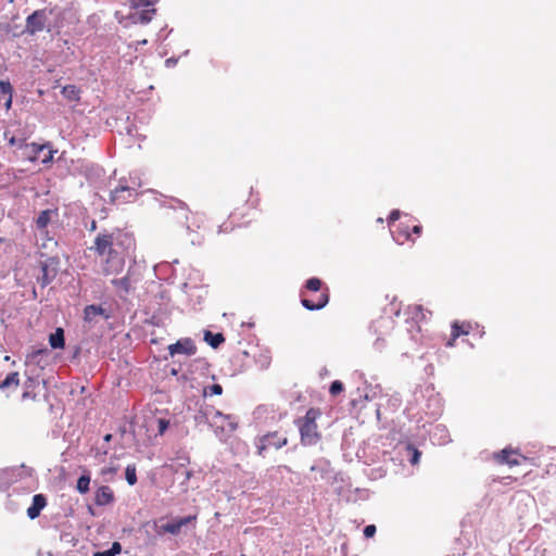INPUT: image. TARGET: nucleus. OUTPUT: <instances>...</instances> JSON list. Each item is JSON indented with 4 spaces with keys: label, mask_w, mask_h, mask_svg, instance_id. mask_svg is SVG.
Here are the masks:
<instances>
[{
    "label": "nucleus",
    "mask_w": 556,
    "mask_h": 556,
    "mask_svg": "<svg viewBox=\"0 0 556 556\" xmlns=\"http://www.w3.org/2000/svg\"><path fill=\"white\" fill-rule=\"evenodd\" d=\"M135 248V239L129 232L115 229L112 232H100L94 238V253L106 256L103 271L106 275L119 273L125 265V253Z\"/></svg>",
    "instance_id": "f257e3e1"
},
{
    "label": "nucleus",
    "mask_w": 556,
    "mask_h": 556,
    "mask_svg": "<svg viewBox=\"0 0 556 556\" xmlns=\"http://www.w3.org/2000/svg\"><path fill=\"white\" fill-rule=\"evenodd\" d=\"M54 10L55 9L49 8L35 10L26 17L25 28L23 29L22 34L35 36L42 30L51 33L54 28V25L51 23L49 16L54 13Z\"/></svg>",
    "instance_id": "f03ea898"
},
{
    "label": "nucleus",
    "mask_w": 556,
    "mask_h": 556,
    "mask_svg": "<svg viewBox=\"0 0 556 556\" xmlns=\"http://www.w3.org/2000/svg\"><path fill=\"white\" fill-rule=\"evenodd\" d=\"M320 415L316 408H309L304 417L299 418L296 424L301 434V442L304 445H314L319 440L316 419Z\"/></svg>",
    "instance_id": "7ed1b4c3"
},
{
    "label": "nucleus",
    "mask_w": 556,
    "mask_h": 556,
    "mask_svg": "<svg viewBox=\"0 0 556 556\" xmlns=\"http://www.w3.org/2000/svg\"><path fill=\"white\" fill-rule=\"evenodd\" d=\"M305 288L313 292L321 291L318 296V300L315 302L309 299L302 298L301 304L308 311H319L324 308L329 302V288H323V281L317 277H312L306 280Z\"/></svg>",
    "instance_id": "20e7f679"
},
{
    "label": "nucleus",
    "mask_w": 556,
    "mask_h": 556,
    "mask_svg": "<svg viewBox=\"0 0 556 556\" xmlns=\"http://www.w3.org/2000/svg\"><path fill=\"white\" fill-rule=\"evenodd\" d=\"M33 469L25 466H14L0 469V491H5L12 483L29 478Z\"/></svg>",
    "instance_id": "39448f33"
},
{
    "label": "nucleus",
    "mask_w": 556,
    "mask_h": 556,
    "mask_svg": "<svg viewBox=\"0 0 556 556\" xmlns=\"http://www.w3.org/2000/svg\"><path fill=\"white\" fill-rule=\"evenodd\" d=\"M215 418H222L224 420H228V426L230 428V431H235L237 429V422L233 421L231 415L223 414L220 410L216 409L213 406L204 405L199 408V410L194 415V421L198 425L201 424H208L212 425V421L215 420Z\"/></svg>",
    "instance_id": "423d86ee"
},
{
    "label": "nucleus",
    "mask_w": 556,
    "mask_h": 556,
    "mask_svg": "<svg viewBox=\"0 0 556 556\" xmlns=\"http://www.w3.org/2000/svg\"><path fill=\"white\" fill-rule=\"evenodd\" d=\"M287 443H288L287 437L279 434L277 431L268 432V433L257 437L255 439V446L257 450V454L263 457L265 456V452L269 447L279 450L282 446H285Z\"/></svg>",
    "instance_id": "0eeeda50"
},
{
    "label": "nucleus",
    "mask_w": 556,
    "mask_h": 556,
    "mask_svg": "<svg viewBox=\"0 0 556 556\" xmlns=\"http://www.w3.org/2000/svg\"><path fill=\"white\" fill-rule=\"evenodd\" d=\"M60 261L56 257H49L40 263L41 275L37 277V282L43 289L48 287L58 276Z\"/></svg>",
    "instance_id": "6e6552de"
},
{
    "label": "nucleus",
    "mask_w": 556,
    "mask_h": 556,
    "mask_svg": "<svg viewBox=\"0 0 556 556\" xmlns=\"http://www.w3.org/2000/svg\"><path fill=\"white\" fill-rule=\"evenodd\" d=\"M135 187L130 186L125 177L121 178L118 185L110 191V201L113 204H121L135 198Z\"/></svg>",
    "instance_id": "1a4fd4ad"
},
{
    "label": "nucleus",
    "mask_w": 556,
    "mask_h": 556,
    "mask_svg": "<svg viewBox=\"0 0 556 556\" xmlns=\"http://www.w3.org/2000/svg\"><path fill=\"white\" fill-rule=\"evenodd\" d=\"M358 396L353 397L351 400V404L354 408L363 409L365 407V402H372L379 397H381V388L379 386H367L363 392L357 389Z\"/></svg>",
    "instance_id": "9d476101"
},
{
    "label": "nucleus",
    "mask_w": 556,
    "mask_h": 556,
    "mask_svg": "<svg viewBox=\"0 0 556 556\" xmlns=\"http://www.w3.org/2000/svg\"><path fill=\"white\" fill-rule=\"evenodd\" d=\"M168 352L170 356H175L177 354L192 356L197 353V346L192 339L184 338L168 345Z\"/></svg>",
    "instance_id": "9b49d317"
},
{
    "label": "nucleus",
    "mask_w": 556,
    "mask_h": 556,
    "mask_svg": "<svg viewBox=\"0 0 556 556\" xmlns=\"http://www.w3.org/2000/svg\"><path fill=\"white\" fill-rule=\"evenodd\" d=\"M97 317H102L103 319L108 320L111 318V313L102 305H86L84 308V320L91 324L97 321Z\"/></svg>",
    "instance_id": "f8f14e48"
},
{
    "label": "nucleus",
    "mask_w": 556,
    "mask_h": 556,
    "mask_svg": "<svg viewBox=\"0 0 556 556\" xmlns=\"http://www.w3.org/2000/svg\"><path fill=\"white\" fill-rule=\"evenodd\" d=\"M195 519V516H186L178 519H175L170 522L164 523L159 528V534L161 533H170L178 534L182 527L187 526L189 522Z\"/></svg>",
    "instance_id": "ddd939ff"
},
{
    "label": "nucleus",
    "mask_w": 556,
    "mask_h": 556,
    "mask_svg": "<svg viewBox=\"0 0 556 556\" xmlns=\"http://www.w3.org/2000/svg\"><path fill=\"white\" fill-rule=\"evenodd\" d=\"M429 435L430 440L438 445H444L451 442L450 432L447 428L442 424L434 425L429 430Z\"/></svg>",
    "instance_id": "4468645a"
},
{
    "label": "nucleus",
    "mask_w": 556,
    "mask_h": 556,
    "mask_svg": "<svg viewBox=\"0 0 556 556\" xmlns=\"http://www.w3.org/2000/svg\"><path fill=\"white\" fill-rule=\"evenodd\" d=\"M46 505H47V497L41 493L35 494L33 496L30 506L27 508L28 518L34 520L37 517H39L41 510L46 507Z\"/></svg>",
    "instance_id": "2eb2a0df"
},
{
    "label": "nucleus",
    "mask_w": 556,
    "mask_h": 556,
    "mask_svg": "<svg viewBox=\"0 0 556 556\" xmlns=\"http://www.w3.org/2000/svg\"><path fill=\"white\" fill-rule=\"evenodd\" d=\"M114 501V493L108 485L100 486L94 493V503L98 506H105Z\"/></svg>",
    "instance_id": "dca6fc26"
},
{
    "label": "nucleus",
    "mask_w": 556,
    "mask_h": 556,
    "mask_svg": "<svg viewBox=\"0 0 556 556\" xmlns=\"http://www.w3.org/2000/svg\"><path fill=\"white\" fill-rule=\"evenodd\" d=\"M182 289L189 296L190 301L194 302V306L200 305L202 300L206 295V290L203 287L192 286L190 287L188 283L182 285Z\"/></svg>",
    "instance_id": "f3484780"
},
{
    "label": "nucleus",
    "mask_w": 556,
    "mask_h": 556,
    "mask_svg": "<svg viewBox=\"0 0 556 556\" xmlns=\"http://www.w3.org/2000/svg\"><path fill=\"white\" fill-rule=\"evenodd\" d=\"M49 344L52 349H64L65 346V334L64 329L58 327L54 332L49 336Z\"/></svg>",
    "instance_id": "a211bd4d"
},
{
    "label": "nucleus",
    "mask_w": 556,
    "mask_h": 556,
    "mask_svg": "<svg viewBox=\"0 0 556 556\" xmlns=\"http://www.w3.org/2000/svg\"><path fill=\"white\" fill-rule=\"evenodd\" d=\"M204 341L212 346L217 349L222 343L225 342V337L222 332H212L210 330L204 331Z\"/></svg>",
    "instance_id": "6ab92c4d"
},
{
    "label": "nucleus",
    "mask_w": 556,
    "mask_h": 556,
    "mask_svg": "<svg viewBox=\"0 0 556 556\" xmlns=\"http://www.w3.org/2000/svg\"><path fill=\"white\" fill-rule=\"evenodd\" d=\"M156 10L155 9H146V10H142V11H139V12H136L135 14L131 15L132 20L135 23H140V24H148L152 21L153 18V15L155 14Z\"/></svg>",
    "instance_id": "aec40b11"
},
{
    "label": "nucleus",
    "mask_w": 556,
    "mask_h": 556,
    "mask_svg": "<svg viewBox=\"0 0 556 556\" xmlns=\"http://www.w3.org/2000/svg\"><path fill=\"white\" fill-rule=\"evenodd\" d=\"M130 278H127L126 276L118 278V279H112V285L121 292L128 294L134 289V283L129 280Z\"/></svg>",
    "instance_id": "412c9836"
},
{
    "label": "nucleus",
    "mask_w": 556,
    "mask_h": 556,
    "mask_svg": "<svg viewBox=\"0 0 556 556\" xmlns=\"http://www.w3.org/2000/svg\"><path fill=\"white\" fill-rule=\"evenodd\" d=\"M404 456L413 465H417L420 460L421 453L412 444H407L404 448Z\"/></svg>",
    "instance_id": "4be33fe9"
},
{
    "label": "nucleus",
    "mask_w": 556,
    "mask_h": 556,
    "mask_svg": "<svg viewBox=\"0 0 556 556\" xmlns=\"http://www.w3.org/2000/svg\"><path fill=\"white\" fill-rule=\"evenodd\" d=\"M62 96L68 101H79L80 90L75 85H66L61 90Z\"/></svg>",
    "instance_id": "5701e85b"
},
{
    "label": "nucleus",
    "mask_w": 556,
    "mask_h": 556,
    "mask_svg": "<svg viewBox=\"0 0 556 556\" xmlns=\"http://www.w3.org/2000/svg\"><path fill=\"white\" fill-rule=\"evenodd\" d=\"M53 214L52 210H43L39 213L36 219V227L39 230H43L47 228L49 223L51 222V216Z\"/></svg>",
    "instance_id": "b1692460"
},
{
    "label": "nucleus",
    "mask_w": 556,
    "mask_h": 556,
    "mask_svg": "<svg viewBox=\"0 0 556 556\" xmlns=\"http://www.w3.org/2000/svg\"><path fill=\"white\" fill-rule=\"evenodd\" d=\"M516 452L509 448H504L498 454L497 458L500 463L508 464L509 466L519 465L520 460L519 458H511L510 456L515 454Z\"/></svg>",
    "instance_id": "393cba45"
},
{
    "label": "nucleus",
    "mask_w": 556,
    "mask_h": 556,
    "mask_svg": "<svg viewBox=\"0 0 556 556\" xmlns=\"http://www.w3.org/2000/svg\"><path fill=\"white\" fill-rule=\"evenodd\" d=\"M126 277L130 278L129 280L134 283V286L137 285L142 278L140 265L134 262V265L129 266Z\"/></svg>",
    "instance_id": "a878e982"
},
{
    "label": "nucleus",
    "mask_w": 556,
    "mask_h": 556,
    "mask_svg": "<svg viewBox=\"0 0 556 556\" xmlns=\"http://www.w3.org/2000/svg\"><path fill=\"white\" fill-rule=\"evenodd\" d=\"M470 329H471V326L469 323L459 324L458 321H454L452 324V331L454 332V339H457L464 334H468Z\"/></svg>",
    "instance_id": "bb28decb"
},
{
    "label": "nucleus",
    "mask_w": 556,
    "mask_h": 556,
    "mask_svg": "<svg viewBox=\"0 0 556 556\" xmlns=\"http://www.w3.org/2000/svg\"><path fill=\"white\" fill-rule=\"evenodd\" d=\"M90 480L91 479H90L89 475H87V473L81 475L77 480L76 490L80 494H86L89 491Z\"/></svg>",
    "instance_id": "cd10ccee"
},
{
    "label": "nucleus",
    "mask_w": 556,
    "mask_h": 556,
    "mask_svg": "<svg viewBox=\"0 0 556 556\" xmlns=\"http://www.w3.org/2000/svg\"><path fill=\"white\" fill-rule=\"evenodd\" d=\"M409 237H410V231L408 230V226H404L403 224L399 225L397 235H393V239L399 244H403L404 241L409 239Z\"/></svg>",
    "instance_id": "c85d7f7f"
},
{
    "label": "nucleus",
    "mask_w": 556,
    "mask_h": 556,
    "mask_svg": "<svg viewBox=\"0 0 556 556\" xmlns=\"http://www.w3.org/2000/svg\"><path fill=\"white\" fill-rule=\"evenodd\" d=\"M125 479L129 485H135L137 483V468L135 464L127 465L125 469Z\"/></svg>",
    "instance_id": "c756f323"
},
{
    "label": "nucleus",
    "mask_w": 556,
    "mask_h": 556,
    "mask_svg": "<svg viewBox=\"0 0 556 556\" xmlns=\"http://www.w3.org/2000/svg\"><path fill=\"white\" fill-rule=\"evenodd\" d=\"M48 353H49V350L47 348L37 349V350H33L30 353H28L26 358H27L28 363L39 364L40 357L42 355H47Z\"/></svg>",
    "instance_id": "7c9ffc66"
},
{
    "label": "nucleus",
    "mask_w": 556,
    "mask_h": 556,
    "mask_svg": "<svg viewBox=\"0 0 556 556\" xmlns=\"http://www.w3.org/2000/svg\"><path fill=\"white\" fill-rule=\"evenodd\" d=\"M18 382H20L18 372H16V371L10 372V374L7 375L4 380L0 383V388L1 389H5V388H9L11 386L17 387Z\"/></svg>",
    "instance_id": "2f4dec72"
},
{
    "label": "nucleus",
    "mask_w": 556,
    "mask_h": 556,
    "mask_svg": "<svg viewBox=\"0 0 556 556\" xmlns=\"http://www.w3.org/2000/svg\"><path fill=\"white\" fill-rule=\"evenodd\" d=\"M157 0H129L130 8L132 9H141V8H150L156 3Z\"/></svg>",
    "instance_id": "473e14b6"
},
{
    "label": "nucleus",
    "mask_w": 556,
    "mask_h": 556,
    "mask_svg": "<svg viewBox=\"0 0 556 556\" xmlns=\"http://www.w3.org/2000/svg\"><path fill=\"white\" fill-rule=\"evenodd\" d=\"M223 393V387L218 383H214L203 389V395H220Z\"/></svg>",
    "instance_id": "72a5a7b5"
},
{
    "label": "nucleus",
    "mask_w": 556,
    "mask_h": 556,
    "mask_svg": "<svg viewBox=\"0 0 556 556\" xmlns=\"http://www.w3.org/2000/svg\"><path fill=\"white\" fill-rule=\"evenodd\" d=\"M186 232H187V235L189 237L188 239H189L191 244H193V245L198 244L199 245V244L202 243L203 238L199 233H197L193 230H191L190 226L186 227Z\"/></svg>",
    "instance_id": "f704fd0d"
},
{
    "label": "nucleus",
    "mask_w": 556,
    "mask_h": 556,
    "mask_svg": "<svg viewBox=\"0 0 556 556\" xmlns=\"http://www.w3.org/2000/svg\"><path fill=\"white\" fill-rule=\"evenodd\" d=\"M344 390V386L340 380H334L330 383L329 393L333 396L339 395Z\"/></svg>",
    "instance_id": "c9c22d12"
},
{
    "label": "nucleus",
    "mask_w": 556,
    "mask_h": 556,
    "mask_svg": "<svg viewBox=\"0 0 556 556\" xmlns=\"http://www.w3.org/2000/svg\"><path fill=\"white\" fill-rule=\"evenodd\" d=\"M0 92L11 97L13 93V87L9 80H0Z\"/></svg>",
    "instance_id": "e433bc0d"
},
{
    "label": "nucleus",
    "mask_w": 556,
    "mask_h": 556,
    "mask_svg": "<svg viewBox=\"0 0 556 556\" xmlns=\"http://www.w3.org/2000/svg\"><path fill=\"white\" fill-rule=\"evenodd\" d=\"M169 427V421L167 419H164V418H160L157 419V432L159 434H164L165 431L168 429Z\"/></svg>",
    "instance_id": "4c0bfd02"
},
{
    "label": "nucleus",
    "mask_w": 556,
    "mask_h": 556,
    "mask_svg": "<svg viewBox=\"0 0 556 556\" xmlns=\"http://www.w3.org/2000/svg\"><path fill=\"white\" fill-rule=\"evenodd\" d=\"M129 117H127V122H126V126H125V131L128 136L130 137H136L138 136V129H137V126L134 125V124H130L128 122Z\"/></svg>",
    "instance_id": "58836bf2"
},
{
    "label": "nucleus",
    "mask_w": 556,
    "mask_h": 556,
    "mask_svg": "<svg viewBox=\"0 0 556 556\" xmlns=\"http://www.w3.org/2000/svg\"><path fill=\"white\" fill-rule=\"evenodd\" d=\"M376 531H377V528L375 525H367L363 530V534L365 538L369 539L376 534Z\"/></svg>",
    "instance_id": "ea45409f"
},
{
    "label": "nucleus",
    "mask_w": 556,
    "mask_h": 556,
    "mask_svg": "<svg viewBox=\"0 0 556 556\" xmlns=\"http://www.w3.org/2000/svg\"><path fill=\"white\" fill-rule=\"evenodd\" d=\"M108 551L113 555L116 556L121 554L122 552V544L119 542H113L111 547L108 548Z\"/></svg>",
    "instance_id": "a19ab883"
},
{
    "label": "nucleus",
    "mask_w": 556,
    "mask_h": 556,
    "mask_svg": "<svg viewBox=\"0 0 556 556\" xmlns=\"http://www.w3.org/2000/svg\"><path fill=\"white\" fill-rule=\"evenodd\" d=\"M126 180L128 181V184L130 186L135 187V194H138L137 193V189L141 186V184L139 181V178L136 177V176L130 175L128 179L126 178Z\"/></svg>",
    "instance_id": "79ce46f5"
},
{
    "label": "nucleus",
    "mask_w": 556,
    "mask_h": 556,
    "mask_svg": "<svg viewBox=\"0 0 556 556\" xmlns=\"http://www.w3.org/2000/svg\"><path fill=\"white\" fill-rule=\"evenodd\" d=\"M170 207H173V208H175V210H176V208H180V210H182V211L187 212V205H186V203H185V202H182V201H180V200H178V199H174V200H172V205H170Z\"/></svg>",
    "instance_id": "37998d69"
},
{
    "label": "nucleus",
    "mask_w": 556,
    "mask_h": 556,
    "mask_svg": "<svg viewBox=\"0 0 556 556\" xmlns=\"http://www.w3.org/2000/svg\"><path fill=\"white\" fill-rule=\"evenodd\" d=\"M401 216V212L399 210H393L391 211L389 217H388V223L389 225H391L392 223H394L395 220H397Z\"/></svg>",
    "instance_id": "c03bdc74"
},
{
    "label": "nucleus",
    "mask_w": 556,
    "mask_h": 556,
    "mask_svg": "<svg viewBox=\"0 0 556 556\" xmlns=\"http://www.w3.org/2000/svg\"><path fill=\"white\" fill-rule=\"evenodd\" d=\"M389 403L393 409H396L401 405V399L397 395H393L391 399H389Z\"/></svg>",
    "instance_id": "a18cd8bd"
},
{
    "label": "nucleus",
    "mask_w": 556,
    "mask_h": 556,
    "mask_svg": "<svg viewBox=\"0 0 556 556\" xmlns=\"http://www.w3.org/2000/svg\"><path fill=\"white\" fill-rule=\"evenodd\" d=\"M178 60H179V58H175V56L168 58L167 60H165V66L167 68L174 67L178 63Z\"/></svg>",
    "instance_id": "49530a36"
},
{
    "label": "nucleus",
    "mask_w": 556,
    "mask_h": 556,
    "mask_svg": "<svg viewBox=\"0 0 556 556\" xmlns=\"http://www.w3.org/2000/svg\"><path fill=\"white\" fill-rule=\"evenodd\" d=\"M9 144L12 147L16 146V147L21 148L23 146V141L21 139H16L15 137H12L9 139Z\"/></svg>",
    "instance_id": "de8ad7c7"
},
{
    "label": "nucleus",
    "mask_w": 556,
    "mask_h": 556,
    "mask_svg": "<svg viewBox=\"0 0 556 556\" xmlns=\"http://www.w3.org/2000/svg\"><path fill=\"white\" fill-rule=\"evenodd\" d=\"M415 311H416V313L414 314V318H417L419 314L421 315V317H420L421 319L426 318L424 308L421 306H416Z\"/></svg>",
    "instance_id": "09e8293b"
},
{
    "label": "nucleus",
    "mask_w": 556,
    "mask_h": 556,
    "mask_svg": "<svg viewBox=\"0 0 556 556\" xmlns=\"http://www.w3.org/2000/svg\"><path fill=\"white\" fill-rule=\"evenodd\" d=\"M52 159H53V151L51 149H49L47 155H45V157L42 159V163H48V162L52 161Z\"/></svg>",
    "instance_id": "8fccbe9b"
},
{
    "label": "nucleus",
    "mask_w": 556,
    "mask_h": 556,
    "mask_svg": "<svg viewBox=\"0 0 556 556\" xmlns=\"http://www.w3.org/2000/svg\"><path fill=\"white\" fill-rule=\"evenodd\" d=\"M93 556H113L108 549L98 551L93 553Z\"/></svg>",
    "instance_id": "3c124183"
},
{
    "label": "nucleus",
    "mask_w": 556,
    "mask_h": 556,
    "mask_svg": "<svg viewBox=\"0 0 556 556\" xmlns=\"http://www.w3.org/2000/svg\"><path fill=\"white\" fill-rule=\"evenodd\" d=\"M421 230H422V227L420 225H416L412 228L410 235L415 233V235L419 236L421 233Z\"/></svg>",
    "instance_id": "603ef678"
},
{
    "label": "nucleus",
    "mask_w": 556,
    "mask_h": 556,
    "mask_svg": "<svg viewBox=\"0 0 556 556\" xmlns=\"http://www.w3.org/2000/svg\"><path fill=\"white\" fill-rule=\"evenodd\" d=\"M380 406L381 405L379 403L375 404V414H376L377 420H380Z\"/></svg>",
    "instance_id": "864d4df0"
},
{
    "label": "nucleus",
    "mask_w": 556,
    "mask_h": 556,
    "mask_svg": "<svg viewBox=\"0 0 556 556\" xmlns=\"http://www.w3.org/2000/svg\"><path fill=\"white\" fill-rule=\"evenodd\" d=\"M456 339H454V332L452 331L451 339L447 341L446 346H454Z\"/></svg>",
    "instance_id": "5fc2aeb1"
},
{
    "label": "nucleus",
    "mask_w": 556,
    "mask_h": 556,
    "mask_svg": "<svg viewBox=\"0 0 556 556\" xmlns=\"http://www.w3.org/2000/svg\"><path fill=\"white\" fill-rule=\"evenodd\" d=\"M181 475H184L185 480H189L192 476V472L190 470L185 469Z\"/></svg>",
    "instance_id": "6e6d98bb"
},
{
    "label": "nucleus",
    "mask_w": 556,
    "mask_h": 556,
    "mask_svg": "<svg viewBox=\"0 0 556 556\" xmlns=\"http://www.w3.org/2000/svg\"><path fill=\"white\" fill-rule=\"evenodd\" d=\"M0 323L4 324V308L3 305L0 304Z\"/></svg>",
    "instance_id": "4d7b16f0"
},
{
    "label": "nucleus",
    "mask_w": 556,
    "mask_h": 556,
    "mask_svg": "<svg viewBox=\"0 0 556 556\" xmlns=\"http://www.w3.org/2000/svg\"><path fill=\"white\" fill-rule=\"evenodd\" d=\"M433 401L437 403L438 407L437 409L433 412V414H439L440 413V399L435 397L433 399Z\"/></svg>",
    "instance_id": "13d9d810"
},
{
    "label": "nucleus",
    "mask_w": 556,
    "mask_h": 556,
    "mask_svg": "<svg viewBox=\"0 0 556 556\" xmlns=\"http://www.w3.org/2000/svg\"><path fill=\"white\" fill-rule=\"evenodd\" d=\"M11 104H12V96L11 97H8L7 101H5V106L7 109L11 108Z\"/></svg>",
    "instance_id": "bf43d9fd"
},
{
    "label": "nucleus",
    "mask_w": 556,
    "mask_h": 556,
    "mask_svg": "<svg viewBox=\"0 0 556 556\" xmlns=\"http://www.w3.org/2000/svg\"><path fill=\"white\" fill-rule=\"evenodd\" d=\"M23 399H27V397H35V395H30V392L28 391H24L23 395H22Z\"/></svg>",
    "instance_id": "052dcab7"
},
{
    "label": "nucleus",
    "mask_w": 556,
    "mask_h": 556,
    "mask_svg": "<svg viewBox=\"0 0 556 556\" xmlns=\"http://www.w3.org/2000/svg\"><path fill=\"white\" fill-rule=\"evenodd\" d=\"M112 438H113L112 434L108 433V434L104 435L103 439H104L105 442H110L112 440Z\"/></svg>",
    "instance_id": "680f3d73"
},
{
    "label": "nucleus",
    "mask_w": 556,
    "mask_h": 556,
    "mask_svg": "<svg viewBox=\"0 0 556 556\" xmlns=\"http://www.w3.org/2000/svg\"><path fill=\"white\" fill-rule=\"evenodd\" d=\"M33 384H34V380L29 378V379H28V381L25 383V387H26V388H29V387H31Z\"/></svg>",
    "instance_id": "e2e57ef3"
},
{
    "label": "nucleus",
    "mask_w": 556,
    "mask_h": 556,
    "mask_svg": "<svg viewBox=\"0 0 556 556\" xmlns=\"http://www.w3.org/2000/svg\"><path fill=\"white\" fill-rule=\"evenodd\" d=\"M115 471H116L115 468H109L108 470H103V473H105V472H115Z\"/></svg>",
    "instance_id": "0e129e2a"
},
{
    "label": "nucleus",
    "mask_w": 556,
    "mask_h": 556,
    "mask_svg": "<svg viewBox=\"0 0 556 556\" xmlns=\"http://www.w3.org/2000/svg\"><path fill=\"white\" fill-rule=\"evenodd\" d=\"M170 374H172V375H174V376H176V375L178 374V370H177V369H175V368H173V369L170 370Z\"/></svg>",
    "instance_id": "69168bd1"
},
{
    "label": "nucleus",
    "mask_w": 556,
    "mask_h": 556,
    "mask_svg": "<svg viewBox=\"0 0 556 556\" xmlns=\"http://www.w3.org/2000/svg\"><path fill=\"white\" fill-rule=\"evenodd\" d=\"M327 372H328V371H327V369H326V368H323V370L320 371V376H323V375H327Z\"/></svg>",
    "instance_id": "338daca9"
},
{
    "label": "nucleus",
    "mask_w": 556,
    "mask_h": 556,
    "mask_svg": "<svg viewBox=\"0 0 556 556\" xmlns=\"http://www.w3.org/2000/svg\"><path fill=\"white\" fill-rule=\"evenodd\" d=\"M46 148H47V146H40V147L38 148V151H43Z\"/></svg>",
    "instance_id": "774afa93"
}]
</instances>
